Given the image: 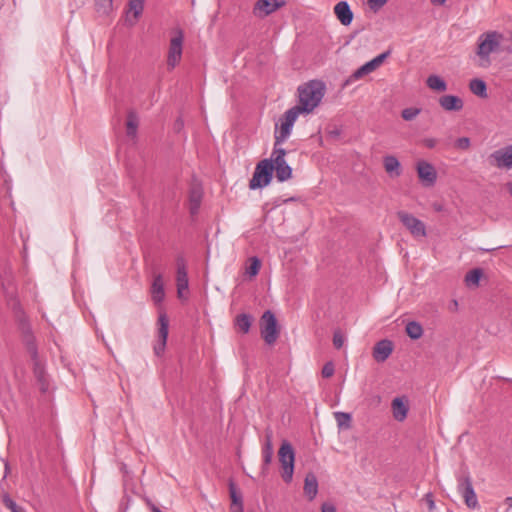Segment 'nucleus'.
<instances>
[{
  "instance_id": "nucleus-1",
  "label": "nucleus",
  "mask_w": 512,
  "mask_h": 512,
  "mask_svg": "<svg viewBox=\"0 0 512 512\" xmlns=\"http://www.w3.org/2000/svg\"><path fill=\"white\" fill-rule=\"evenodd\" d=\"M325 90V84L320 80H310L298 87V105L288 109L279 120L281 126L280 141L290 136L294 123L300 114H309L319 106Z\"/></svg>"
},
{
  "instance_id": "nucleus-2",
  "label": "nucleus",
  "mask_w": 512,
  "mask_h": 512,
  "mask_svg": "<svg viewBox=\"0 0 512 512\" xmlns=\"http://www.w3.org/2000/svg\"><path fill=\"white\" fill-rule=\"evenodd\" d=\"M503 39L504 35L496 30L484 32L478 37L476 55L480 67L488 68L491 65L490 55L501 51Z\"/></svg>"
},
{
  "instance_id": "nucleus-3",
  "label": "nucleus",
  "mask_w": 512,
  "mask_h": 512,
  "mask_svg": "<svg viewBox=\"0 0 512 512\" xmlns=\"http://www.w3.org/2000/svg\"><path fill=\"white\" fill-rule=\"evenodd\" d=\"M281 126L276 128L275 131V143L274 148L269 160L272 161L274 169L276 171V177L280 182H284L291 178L292 168L287 164L285 160L286 150L281 145L287 140L283 139L280 141Z\"/></svg>"
},
{
  "instance_id": "nucleus-4",
  "label": "nucleus",
  "mask_w": 512,
  "mask_h": 512,
  "mask_svg": "<svg viewBox=\"0 0 512 512\" xmlns=\"http://www.w3.org/2000/svg\"><path fill=\"white\" fill-rule=\"evenodd\" d=\"M279 462L281 464V476L286 483H290L293 479L295 452L292 445L284 440L278 451Z\"/></svg>"
},
{
  "instance_id": "nucleus-5",
  "label": "nucleus",
  "mask_w": 512,
  "mask_h": 512,
  "mask_svg": "<svg viewBox=\"0 0 512 512\" xmlns=\"http://www.w3.org/2000/svg\"><path fill=\"white\" fill-rule=\"evenodd\" d=\"M274 165L271 160H261L255 168L253 176L249 182L250 189H257L267 186L272 179Z\"/></svg>"
},
{
  "instance_id": "nucleus-6",
  "label": "nucleus",
  "mask_w": 512,
  "mask_h": 512,
  "mask_svg": "<svg viewBox=\"0 0 512 512\" xmlns=\"http://www.w3.org/2000/svg\"><path fill=\"white\" fill-rule=\"evenodd\" d=\"M397 217L414 238L426 237V225L423 221L406 211H398Z\"/></svg>"
},
{
  "instance_id": "nucleus-7",
  "label": "nucleus",
  "mask_w": 512,
  "mask_h": 512,
  "mask_svg": "<svg viewBox=\"0 0 512 512\" xmlns=\"http://www.w3.org/2000/svg\"><path fill=\"white\" fill-rule=\"evenodd\" d=\"M261 335L269 345L274 344L279 336L276 317L270 310L265 311L262 315Z\"/></svg>"
},
{
  "instance_id": "nucleus-8",
  "label": "nucleus",
  "mask_w": 512,
  "mask_h": 512,
  "mask_svg": "<svg viewBox=\"0 0 512 512\" xmlns=\"http://www.w3.org/2000/svg\"><path fill=\"white\" fill-rule=\"evenodd\" d=\"M183 39L184 35L182 30L177 32V35L172 37L170 40L168 57H167V65L170 69L176 67L179 64L182 57V47H183Z\"/></svg>"
},
{
  "instance_id": "nucleus-9",
  "label": "nucleus",
  "mask_w": 512,
  "mask_h": 512,
  "mask_svg": "<svg viewBox=\"0 0 512 512\" xmlns=\"http://www.w3.org/2000/svg\"><path fill=\"white\" fill-rule=\"evenodd\" d=\"M490 164L499 169H512V144L495 150L489 156Z\"/></svg>"
},
{
  "instance_id": "nucleus-10",
  "label": "nucleus",
  "mask_w": 512,
  "mask_h": 512,
  "mask_svg": "<svg viewBox=\"0 0 512 512\" xmlns=\"http://www.w3.org/2000/svg\"><path fill=\"white\" fill-rule=\"evenodd\" d=\"M458 491L464 498L465 504L470 509L479 507L478 499L469 476L462 477L458 480Z\"/></svg>"
},
{
  "instance_id": "nucleus-11",
  "label": "nucleus",
  "mask_w": 512,
  "mask_h": 512,
  "mask_svg": "<svg viewBox=\"0 0 512 512\" xmlns=\"http://www.w3.org/2000/svg\"><path fill=\"white\" fill-rule=\"evenodd\" d=\"M416 171L420 182L424 186L431 187L436 183L437 171L431 163L425 160L418 161L416 164Z\"/></svg>"
},
{
  "instance_id": "nucleus-12",
  "label": "nucleus",
  "mask_w": 512,
  "mask_h": 512,
  "mask_svg": "<svg viewBox=\"0 0 512 512\" xmlns=\"http://www.w3.org/2000/svg\"><path fill=\"white\" fill-rule=\"evenodd\" d=\"M285 5L284 0H258L253 8V14L264 18Z\"/></svg>"
},
{
  "instance_id": "nucleus-13",
  "label": "nucleus",
  "mask_w": 512,
  "mask_h": 512,
  "mask_svg": "<svg viewBox=\"0 0 512 512\" xmlns=\"http://www.w3.org/2000/svg\"><path fill=\"white\" fill-rule=\"evenodd\" d=\"M176 286L178 298L187 299L189 280L186 267L182 263H179L177 266Z\"/></svg>"
},
{
  "instance_id": "nucleus-14",
  "label": "nucleus",
  "mask_w": 512,
  "mask_h": 512,
  "mask_svg": "<svg viewBox=\"0 0 512 512\" xmlns=\"http://www.w3.org/2000/svg\"><path fill=\"white\" fill-rule=\"evenodd\" d=\"M392 414L396 421L403 422L408 415L409 404L406 397H396L391 403Z\"/></svg>"
},
{
  "instance_id": "nucleus-15",
  "label": "nucleus",
  "mask_w": 512,
  "mask_h": 512,
  "mask_svg": "<svg viewBox=\"0 0 512 512\" xmlns=\"http://www.w3.org/2000/svg\"><path fill=\"white\" fill-rule=\"evenodd\" d=\"M145 0H129L126 10V21L130 25L136 24L144 10Z\"/></svg>"
},
{
  "instance_id": "nucleus-16",
  "label": "nucleus",
  "mask_w": 512,
  "mask_h": 512,
  "mask_svg": "<svg viewBox=\"0 0 512 512\" xmlns=\"http://www.w3.org/2000/svg\"><path fill=\"white\" fill-rule=\"evenodd\" d=\"M334 13L340 23L344 26L351 24L353 20V12L346 1H340L334 6Z\"/></svg>"
},
{
  "instance_id": "nucleus-17",
  "label": "nucleus",
  "mask_w": 512,
  "mask_h": 512,
  "mask_svg": "<svg viewBox=\"0 0 512 512\" xmlns=\"http://www.w3.org/2000/svg\"><path fill=\"white\" fill-rule=\"evenodd\" d=\"M439 105L445 111H460L463 109V100L456 95H443L439 98Z\"/></svg>"
},
{
  "instance_id": "nucleus-18",
  "label": "nucleus",
  "mask_w": 512,
  "mask_h": 512,
  "mask_svg": "<svg viewBox=\"0 0 512 512\" xmlns=\"http://www.w3.org/2000/svg\"><path fill=\"white\" fill-rule=\"evenodd\" d=\"M393 345L389 340L379 341L373 350V357L377 362H384L392 353Z\"/></svg>"
},
{
  "instance_id": "nucleus-19",
  "label": "nucleus",
  "mask_w": 512,
  "mask_h": 512,
  "mask_svg": "<svg viewBox=\"0 0 512 512\" xmlns=\"http://www.w3.org/2000/svg\"><path fill=\"white\" fill-rule=\"evenodd\" d=\"M151 296H152V300L156 304L161 303L165 298L164 282H163V278L160 274H158L154 277V280H153V283L151 286Z\"/></svg>"
},
{
  "instance_id": "nucleus-20",
  "label": "nucleus",
  "mask_w": 512,
  "mask_h": 512,
  "mask_svg": "<svg viewBox=\"0 0 512 512\" xmlns=\"http://www.w3.org/2000/svg\"><path fill=\"white\" fill-rule=\"evenodd\" d=\"M304 493L309 500H313L318 493V481L313 473H308L305 477Z\"/></svg>"
},
{
  "instance_id": "nucleus-21",
  "label": "nucleus",
  "mask_w": 512,
  "mask_h": 512,
  "mask_svg": "<svg viewBox=\"0 0 512 512\" xmlns=\"http://www.w3.org/2000/svg\"><path fill=\"white\" fill-rule=\"evenodd\" d=\"M383 164L385 171L391 176V177H398L401 174V165L399 160L392 155L386 156L383 159Z\"/></svg>"
},
{
  "instance_id": "nucleus-22",
  "label": "nucleus",
  "mask_w": 512,
  "mask_h": 512,
  "mask_svg": "<svg viewBox=\"0 0 512 512\" xmlns=\"http://www.w3.org/2000/svg\"><path fill=\"white\" fill-rule=\"evenodd\" d=\"M483 276V270L480 268H475L470 270L465 275V284L469 288H477L479 286L480 280Z\"/></svg>"
},
{
  "instance_id": "nucleus-23",
  "label": "nucleus",
  "mask_w": 512,
  "mask_h": 512,
  "mask_svg": "<svg viewBox=\"0 0 512 512\" xmlns=\"http://www.w3.org/2000/svg\"><path fill=\"white\" fill-rule=\"evenodd\" d=\"M405 331L407 335L413 340L420 339L424 332L422 325L417 321H409L406 324Z\"/></svg>"
},
{
  "instance_id": "nucleus-24",
  "label": "nucleus",
  "mask_w": 512,
  "mask_h": 512,
  "mask_svg": "<svg viewBox=\"0 0 512 512\" xmlns=\"http://www.w3.org/2000/svg\"><path fill=\"white\" fill-rule=\"evenodd\" d=\"M427 86L435 91L444 92L447 89L446 82L438 75H430L426 80Z\"/></svg>"
},
{
  "instance_id": "nucleus-25",
  "label": "nucleus",
  "mask_w": 512,
  "mask_h": 512,
  "mask_svg": "<svg viewBox=\"0 0 512 512\" xmlns=\"http://www.w3.org/2000/svg\"><path fill=\"white\" fill-rule=\"evenodd\" d=\"M377 69V67L375 66V64L373 63L372 60L368 61L367 63H365L364 65H362L361 67H359L350 77V80H358L360 78H362L363 76L369 74V73H372L373 71H375Z\"/></svg>"
},
{
  "instance_id": "nucleus-26",
  "label": "nucleus",
  "mask_w": 512,
  "mask_h": 512,
  "mask_svg": "<svg viewBox=\"0 0 512 512\" xmlns=\"http://www.w3.org/2000/svg\"><path fill=\"white\" fill-rule=\"evenodd\" d=\"M469 88L477 96L486 97L487 87L486 83L481 79H472L469 83Z\"/></svg>"
},
{
  "instance_id": "nucleus-27",
  "label": "nucleus",
  "mask_w": 512,
  "mask_h": 512,
  "mask_svg": "<svg viewBox=\"0 0 512 512\" xmlns=\"http://www.w3.org/2000/svg\"><path fill=\"white\" fill-rule=\"evenodd\" d=\"M158 339L166 340L168 338L169 320L166 314L161 313L158 318Z\"/></svg>"
},
{
  "instance_id": "nucleus-28",
  "label": "nucleus",
  "mask_w": 512,
  "mask_h": 512,
  "mask_svg": "<svg viewBox=\"0 0 512 512\" xmlns=\"http://www.w3.org/2000/svg\"><path fill=\"white\" fill-rule=\"evenodd\" d=\"M273 445H272V433L266 434V442L263 448V460L266 465H269L273 458Z\"/></svg>"
},
{
  "instance_id": "nucleus-29",
  "label": "nucleus",
  "mask_w": 512,
  "mask_h": 512,
  "mask_svg": "<svg viewBox=\"0 0 512 512\" xmlns=\"http://www.w3.org/2000/svg\"><path fill=\"white\" fill-rule=\"evenodd\" d=\"M138 128V118L133 113L130 112L127 116V122H126V132L129 137H135L137 133Z\"/></svg>"
},
{
  "instance_id": "nucleus-30",
  "label": "nucleus",
  "mask_w": 512,
  "mask_h": 512,
  "mask_svg": "<svg viewBox=\"0 0 512 512\" xmlns=\"http://www.w3.org/2000/svg\"><path fill=\"white\" fill-rule=\"evenodd\" d=\"M252 318L248 314H241L236 318V326L243 333H248L251 327Z\"/></svg>"
},
{
  "instance_id": "nucleus-31",
  "label": "nucleus",
  "mask_w": 512,
  "mask_h": 512,
  "mask_svg": "<svg viewBox=\"0 0 512 512\" xmlns=\"http://www.w3.org/2000/svg\"><path fill=\"white\" fill-rule=\"evenodd\" d=\"M260 268H261V262H260L259 258H252L251 263L245 267L244 274L248 278L251 279L258 274Z\"/></svg>"
},
{
  "instance_id": "nucleus-32",
  "label": "nucleus",
  "mask_w": 512,
  "mask_h": 512,
  "mask_svg": "<svg viewBox=\"0 0 512 512\" xmlns=\"http://www.w3.org/2000/svg\"><path fill=\"white\" fill-rule=\"evenodd\" d=\"M421 110L419 108H405L402 110L401 116L406 121H411L416 118L420 114Z\"/></svg>"
},
{
  "instance_id": "nucleus-33",
  "label": "nucleus",
  "mask_w": 512,
  "mask_h": 512,
  "mask_svg": "<svg viewBox=\"0 0 512 512\" xmlns=\"http://www.w3.org/2000/svg\"><path fill=\"white\" fill-rule=\"evenodd\" d=\"M335 418H336V421H337V423H338V425L340 427L341 426L349 427L350 422H351L350 414L344 413V412H336L335 413Z\"/></svg>"
},
{
  "instance_id": "nucleus-34",
  "label": "nucleus",
  "mask_w": 512,
  "mask_h": 512,
  "mask_svg": "<svg viewBox=\"0 0 512 512\" xmlns=\"http://www.w3.org/2000/svg\"><path fill=\"white\" fill-rule=\"evenodd\" d=\"M4 505L11 510V512H25L23 508L19 507L8 495L3 497Z\"/></svg>"
},
{
  "instance_id": "nucleus-35",
  "label": "nucleus",
  "mask_w": 512,
  "mask_h": 512,
  "mask_svg": "<svg viewBox=\"0 0 512 512\" xmlns=\"http://www.w3.org/2000/svg\"><path fill=\"white\" fill-rule=\"evenodd\" d=\"M112 0H96L97 10L102 13H108L112 9Z\"/></svg>"
},
{
  "instance_id": "nucleus-36",
  "label": "nucleus",
  "mask_w": 512,
  "mask_h": 512,
  "mask_svg": "<svg viewBox=\"0 0 512 512\" xmlns=\"http://www.w3.org/2000/svg\"><path fill=\"white\" fill-rule=\"evenodd\" d=\"M201 194L199 191L194 190L191 193V210L192 212L196 211L200 205Z\"/></svg>"
},
{
  "instance_id": "nucleus-37",
  "label": "nucleus",
  "mask_w": 512,
  "mask_h": 512,
  "mask_svg": "<svg viewBox=\"0 0 512 512\" xmlns=\"http://www.w3.org/2000/svg\"><path fill=\"white\" fill-rule=\"evenodd\" d=\"M470 145L471 142L468 137H461L455 141V147L460 150H468L470 148Z\"/></svg>"
},
{
  "instance_id": "nucleus-38",
  "label": "nucleus",
  "mask_w": 512,
  "mask_h": 512,
  "mask_svg": "<svg viewBox=\"0 0 512 512\" xmlns=\"http://www.w3.org/2000/svg\"><path fill=\"white\" fill-rule=\"evenodd\" d=\"M334 364L332 362H327L322 368V376L324 378H330L334 374Z\"/></svg>"
},
{
  "instance_id": "nucleus-39",
  "label": "nucleus",
  "mask_w": 512,
  "mask_h": 512,
  "mask_svg": "<svg viewBox=\"0 0 512 512\" xmlns=\"http://www.w3.org/2000/svg\"><path fill=\"white\" fill-rule=\"evenodd\" d=\"M166 342V340L157 339L154 345V352L157 356H160L164 353Z\"/></svg>"
},
{
  "instance_id": "nucleus-40",
  "label": "nucleus",
  "mask_w": 512,
  "mask_h": 512,
  "mask_svg": "<svg viewBox=\"0 0 512 512\" xmlns=\"http://www.w3.org/2000/svg\"><path fill=\"white\" fill-rule=\"evenodd\" d=\"M345 339L344 336L340 332H335L333 335V344L339 349L344 345Z\"/></svg>"
},
{
  "instance_id": "nucleus-41",
  "label": "nucleus",
  "mask_w": 512,
  "mask_h": 512,
  "mask_svg": "<svg viewBox=\"0 0 512 512\" xmlns=\"http://www.w3.org/2000/svg\"><path fill=\"white\" fill-rule=\"evenodd\" d=\"M387 3V0H368L369 7L374 10L378 11L380 8H382Z\"/></svg>"
},
{
  "instance_id": "nucleus-42",
  "label": "nucleus",
  "mask_w": 512,
  "mask_h": 512,
  "mask_svg": "<svg viewBox=\"0 0 512 512\" xmlns=\"http://www.w3.org/2000/svg\"><path fill=\"white\" fill-rule=\"evenodd\" d=\"M389 54H390V51H386L384 53L379 54L375 58H373L372 61L375 64V66L378 68L384 62V60L389 56Z\"/></svg>"
},
{
  "instance_id": "nucleus-43",
  "label": "nucleus",
  "mask_w": 512,
  "mask_h": 512,
  "mask_svg": "<svg viewBox=\"0 0 512 512\" xmlns=\"http://www.w3.org/2000/svg\"><path fill=\"white\" fill-rule=\"evenodd\" d=\"M230 494H231L233 503L239 504L241 507L242 506L241 497L237 495L233 484H230Z\"/></svg>"
},
{
  "instance_id": "nucleus-44",
  "label": "nucleus",
  "mask_w": 512,
  "mask_h": 512,
  "mask_svg": "<svg viewBox=\"0 0 512 512\" xmlns=\"http://www.w3.org/2000/svg\"><path fill=\"white\" fill-rule=\"evenodd\" d=\"M422 143L425 147L432 149L436 146L437 140L435 138H425Z\"/></svg>"
},
{
  "instance_id": "nucleus-45",
  "label": "nucleus",
  "mask_w": 512,
  "mask_h": 512,
  "mask_svg": "<svg viewBox=\"0 0 512 512\" xmlns=\"http://www.w3.org/2000/svg\"><path fill=\"white\" fill-rule=\"evenodd\" d=\"M321 512H336V509L332 504L324 503L321 507Z\"/></svg>"
},
{
  "instance_id": "nucleus-46",
  "label": "nucleus",
  "mask_w": 512,
  "mask_h": 512,
  "mask_svg": "<svg viewBox=\"0 0 512 512\" xmlns=\"http://www.w3.org/2000/svg\"><path fill=\"white\" fill-rule=\"evenodd\" d=\"M148 505H149V508H150L151 512H163L156 505H154L151 502H148Z\"/></svg>"
},
{
  "instance_id": "nucleus-47",
  "label": "nucleus",
  "mask_w": 512,
  "mask_h": 512,
  "mask_svg": "<svg viewBox=\"0 0 512 512\" xmlns=\"http://www.w3.org/2000/svg\"><path fill=\"white\" fill-rule=\"evenodd\" d=\"M432 4L442 6L445 4L446 0H430Z\"/></svg>"
},
{
  "instance_id": "nucleus-48",
  "label": "nucleus",
  "mask_w": 512,
  "mask_h": 512,
  "mask_svg": "<svg viewBox=\"0 0 512 512\" xmlns=\"http://www.w3.org/2000/svg\"><path fill=\"white\" fill-rule=\"evenodd\" d=\"M427 497L431 498V495L428 494ZM428 503H429L430 509H433L434 508V501L432 499H430V500H428Z\"/></svg>"
},
{
  "instance_id": "nucleus-49",
  "label": "nucleus",
  "mask_w": 512,
  "mask_h": 512,
  "mask_svg": "<svg viewBox=\"0 0 512 512\" xmlns=\"http://www.w3.org/2000/svg\"><path fill=\"white\" fill-rule=\"evenodd\" d=\"M506 187H507V191L512 196V182L507 183Z\"/></svg>"
},
{
  "instance_id": "nucleus-50",
  "label": "nucleus",
  "mask_w": 512,
  "mask_h": 512,
  "mask_svg": "<svg viewBox=\"0 0 512 512\" xmlns=\"http://www.w3.org/2000/svg\"><path fill=\"white\" fill-rule=\"evenodd\" d=\"M506 502H507V503H510V504L512 505V497H507V498H506Z\"/></svg>"
},
{
  "instance_id": "nucleus-51",
  "label": "nucleus",
  "mask_w": 512,
  "mask_h": 512,
  "mask_svg": "<svg viewBox=\"0 0 512 512\" xmlns=\"http://www.w3.org/2000/svg\"><path fill=\"white\" fill-rule=\"evenodd\" d=\"M458 302L456 300L453 301V307L457 308Z\"/></svg>"
}]
</instances>
